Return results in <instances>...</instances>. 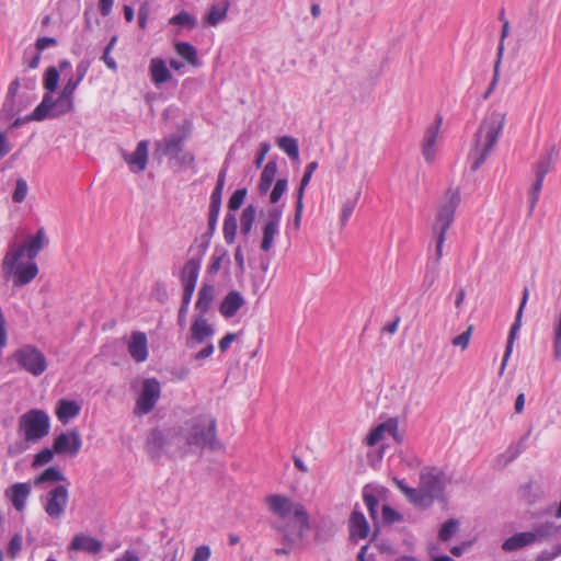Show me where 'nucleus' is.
<instances>
[{"label": "nucleus", "mask_w": 561, "mask_h": 561, "mask_svg": "<svg viewBox=\"0 0 561 561\" xmlns=\"http://www.w3.org/2000/svg\"><path fill=\"white\" fill-rule=\"evenodd\" d=\"M45 233L41 228L30 240L22 245L12 247L5 254L2 262V271L7 279L33 280L38 267L33 261L44 247Z\"/></svg>", "instance_id": "1"}, {"label": "nucleus", "mask_w": 561, "mask_h": 561, "mask_svg": "<svg viewBox=\"0 0 561 561\" xmlns=\"http://www.w3.org/2000/svg\"><path fill=\"white\" fill-rule=\"evenodd\" d=\"M145 450L154 461L160 460L162 455L172 459H184L194 453L183 424L164 431L158 427L152 428L146 438Z\"/></svg>", "instance_id": "2"}, {"label": "nucleus", "mask_w": 561, "mask_h": 561, "mask_svg": "<svg viewBox=\"0 0 561 561\" xmlns=\"http://www.w3.org/2000/svg\"><path fill=\"white\" fill-rule=\"evenodd\" d=\"M505 121L506 114L497 111H493L482 121L474 135V146L469 154L473 159L471 171H478L485 162L499 140Z\"/></svg>", "instance_id": "3"}, {"label": "nucleus", "mask_w": 561, "mask_h": 561, "mask_svg": "<svg viewBox=\"0 0 561 561\" xmlns=\"http://www.w3.org/2000/svg\"><path fill=\"white\" fill-rule=\"evenodd\" d=\"M182 424L194 451L196 449L216 451L221 448L220 440L217 437V421L210 414L195 415L185 420Z\"/></svg>", "instance_id": "4"}, {"label": "nucleus", "mask_w": 561, "mask_h": 561, "mask_svg": "<svg viewBox=\"0 0 561 561\" xmlns=\"http://www.w3.org/2000/svg\"><path fill=\"white\" fill-rule=\"evenodd\" d=\"M445 474L437 467H424L420 472V484L416 488L415 507L430 508L435 500H444Z\"/></svg>", "instance_id": "5"}, {"label": "nucleus", "mask_w": 561, "mask_h": 561, "mask_svg": "<svg viewBox=\"0 0 561 561\" xmlns=\"http://www.w3.org/2000/svg\"><path fill=\"white\" fill-rule=\"evenodd\" d=\"M460 203V194L458 191L448 190L445 195V201L439 206L433 232L435 234V253L434 260L438 262L443 256V248L446 239V232L451 226L455 211Z\"/></svg>", "instance_id": "6"}, {"label": "nucleus", "mask_w": 561, "mask_h": 561, "mask_svg": "<svg viewBox=\"0 0 561 561\" xmlns=\"http://www.w3.org/2000/svg\"><path fill=\"white\" fill-rule=\"evenodd\" d=\"M50 417L41 409H31L19 417V432L31 444L41 442L49 434Z\"/></svg>", "instance_id": "7"}, {"label": "nucleus", "mask_w": 561, "mask_h": 561, "mask_svg": "<svg viewBox=\"0 0 561 561\" xmlns=\"http://www.w3.org/2000/svg\"><path fill=\"white\" fill-rule=\"evenodd\" d=\"M90 68L89 60H81L76 67V76H71L65 83L57 99L51 95L53 108L58 116L71 113L75 110V92L87 76Z\"/></svg>", "instance_id": "8"}, {"label": "nucleus", "mask_w": 561, "mask_h": 561, "mask_svg": "<svg viewBox=\"0 0 561 561\" xmlns=\"http://www.w3.org/2000/svg\"><path fill=\"white\" fill-rule=\"evenodd\" d=\"M21 370H24L35 377L43 375L48 363L45 354L35 345L25 344L18 348L11 356Z\"/></svg>", "instance_id": "9"}, {"label": "nucleus", "mask_w": 561, "mask_h": 561, "mask_svg": "<svg viewBox=\"0 0 561 561\" xmlns=\"http://www.w3.org/2000/svg\"><path fill=\"white\" fill-rule=\"evenodd\" d=\"M69 482L57 484L41 495L43 510L51 519H60L65 515L69 502Z\"/></svg>", "instance_id": "10"}, {"label": "nucleus", "mask_w": 561, "mask_h": 561, "mask_svg": "<svg viewBox=\"0 0 561 561\" xmlns=\"http://www.w3.org/2000/svg\"><path fill=\"white\" fill-rule=\"evenodd\" d=\"M161 394V386L158 379L148 378L142 382V388L136 401L135 413L139 415L150 413Z\"/></svg>", "instance_id": "11"}, {"label": "nucleus", "mask_w": 561, "mask_h": 561, "mask_svg": "<svg viewBox=\"0 0 561 561\" xmlns=\"http://www.w3.org/2000/svg\"><path fill=\"white\" fill-rule=\"evenodd\" d=\"M57 117H59V116H58V113H56L55 110L53 108L51 95L44 94L42 102L34 108V111L30 115L13 118L12 123L9 126V129L10 130L18 129L22 125L27 124L33 121L42 122L47 118H57Z\"/></svg>", "instance_id": "12"}, {"label": "nucleus", "mask_w": 561, "mask_h": 561, "mask_svg": "<svg viewBox=\"0 0 561 561\" xmlns=\"http://www.w3.org/2000/svg\"><path fill=\"white\" fill-rule=\"evenodd\" d=\"M283 216V205L272 207L267 211V220L262 229L261 250L267 252L272 249L274 238L278 233Z\"/></svg>", "instance_id": "13"}, {"label": "nucleus", "mask_w": 561, "mask_h": 561, "mask_svg": "<svg viewBox=\"0 0 561 561\" xmlns=\"http://www.w3.org/2000/svg\"><path fill=\"white\" fill-rule=\"evenodd\" d=\"M53 447L57 455L76 456L82 447L80 433L76 428L60 433L55 437Z\"/></svg>", "instance_id": "14"}, {"label": "nucleus", "mask_w": 561, "mask_h": 561, "mask_svg": "<svg viewBox=\"0 0 561 561\" xmlns=\"http://www.w3.org/2000/svg\"><path fill=\"white\" fill-rule=\"evenodd\" d=\"M528 297H529V289L527 287H525L523 290L522 301H520L519 308L516 312L515 320L510 329L504 356H503L502 364H501V367L499 370V376H503L505 367L508 362V358L511 357V354L513 352L514 341H515L517 332L519 331V329L522 327L523 311L527 304Z\"/></svg>", "instance_id": "15"}, {"label": "nucleus", "mask_w": 561, "mask_h": 561, "mask_svg": "<svg viewBox=\"0 0 561 561\" xmlns=\"http://www.w3.org/2000/svg\"><path fill=\"white\" fill-rule=\"evenodd\" d=\"M32 486L28 482H16L4 490V496L18 512H23L31 495Z\"/></svg>", "instance_id": "16"}, {"label": "nucleus", "mask_w": 561, "mask_h": 561, "mask_svg": "<svg viewBox=\"0 0 561 561\" xmlns=\"http://www.w3.org/2000/svg\"><path fill=\"white\" fill-rule=\"evenodd\" d=\"M148 140H141L137 144L134 153H123V158L128 164L129 169L134 173L142 172L148 163Z\"/></svg>", "instance_id": "17"}, {"label": "nucleus", "mask_w": 561, "mask_h": 561, "mask_svg": "<svg viewBox=\"0 0 561 561\" xmlns=\"http://www.w3.org/2000/svg\"><path fill=\"white\" fill-rule=\"evenodd\" d=\"M128 353L137 363H144L148 358V340L144 332L135 331L131 333Z\"/></svg>", "instance_id": "18"}, {"label": "nucleus", "mask_w": 561, "mask_h": 561, "mask_svg": "<svg viewBox=\"0 0 561 561\" xmlns=\"http://www.w3.org/2000/svg\"><path fill=\"white\" fill-rule=\"evenodd\" d=\"M348 531L351 539H365L369 535V524L365 515L356 510V507L351 513L348 519Z\"/></svg>", "instance_id": "19"}, {"label": "nucleus", "mask_w": 561, "mask_h": 561, "mask_svg": "<svg viewBox=\"0 0 561 561\" xmlns=\"http://www.w3.org/2000/svg\"><path fill=\"white\" fill-rule=\"evenodd\" d=\"M102 548V541L83 534L76 535L69 545L70 550L83 551L89 554H98L101 552Z\"/></svg>", "instance_id": "20"}, {"label": "nucleus", "mask_w": 561, "mask_h": 561, "mask_svg": "<svg viewBox=\"0 0 561 561\" xmlns=\"http://www.w3.org/2000/svg\"><path fill=\"white\" fill-rule=\"evenodd\" d=\"M244 304L245 299L239 291L230 290L220 302L219 312L226 319L232 318Z\"/></svg>", "instance_id": "21"}, {"label": "nucleus", "mask_w": 561, "mask_h": 561, "mask_svg": "<svg viewBox=\"0 0 561 561\" xmlns=\"http://www.w3.org/2000/svg\"><path fill=\"white\" fill-rule=\"evenodd\" d=\"M442 121L443 118L438 116L436 123L427 127L425 130L423 139V156L427 162H431L434 159V146L436 144V138L440 128Z\"/></svg>", "instance_id": "22"}, {"label": "nucleus", "mask_w": 561, "mask_h": 561, "mask_svg": "<svg viewBox=\"0 0 561 561\" xmlns=\"http://www.w3.org/2000/svg\"><path fill=\"white\" fill-rule=\"evenodd\" d=\"M149 73L152 82L159 87L171 80L172 75L162 58L154 57L149 64Z\"/></svg>", "instance_id": "23"}, {"label": "nucleus", "mask_w": 561, "mask_h": 561, "mask_svg": "<svg viewBox=\"0 0 561 561\" xmlns=\"http://www.w3.org/2000/svg\"><path fill=\"white\" fill-rule=\"evenodd\" d=\"M268 508L279 517H287L293 511V502L289 497L280 494H272L266 497Z\"/></svg>", "instance_id": "24"}, {"label": "nucleus", "mask_w": 561, "mask_h": 561, "mask_svg": "<svg viewBox=\"0 0 561 561\" xmlns=\"http://www.w3.org/2000/svg\"><path fill=\"white\" fill-rule=\"evenodd\" d=\"M214 333V328L208 324L204 314L196 317L191 325V337L196 343H203L207 337L213 336Z\"/></svg>", "instance_id": "25"}, {"label": "nucleus", "mask_w": 561, "mask_h": 561, "mask_svg": "<svg viewBox=\"0 0 561 561\" xmlns=\"http://www.w3.org/2000/svg\"><path fill=\"white\" fill-rule=\"evenodd\" d=\"M531 533L535 535V542L547 541L557 536H561V525H557L553 522L536 524Z\"/></svg>", "instance_id": "26"}, {"label": "nucleus", "mask_w": 561, "mask_h": 561, "mask_svg": "<svg viewBox=\"0 0 561 561\" xmlns=\"http://www.w3.org/2000/svg\"><path fill=\"white\" fill-rule=\"evenodd\" d=\"M80 410H81V408L76 401L68 400V399H60L56 405V415L62 424H66L71 419L78 416L80 413Z\"/></svg>", "instance_id": "27"}, {"label": "nucleus", "mask_w": 561, "mask_h": 561, "mask_svg": "<svg viewBox=\"0 0 561 561\" xmlns=\"http://www.w3.org/2000/svg\"><path fill=\"white\" fill-rule=\"evenodd\" d=\"M535 543V535L530 531L516 533L508 537L502 545L504 551H516Z\"/></svg>", "instance_id": "28"}, {"label": "nucleus", "mask_w": 561, "mask_h": 561, "mask_svg": "<svg viewBox=\"0 0 561 561\" xmlns=\"http://www.w3.org/2000/svg\"><path fill=\"white\" fill-rule=\"evenodd\" d=\"M228 10V1L211 4L204 16V23L209 26H217L219 23L226 20Z\"/></svg>", "instance_id": "29"}, {"label": "nucleus", "mask_w": 561, "mask_h": 561, "mask_svg": "<svg viewBox=\"0 0 561 561\" xmlns=\"http://www.w3.org/2000/svg\"><path fill=\"white\" fill-rule=\"evenodd\" d=\"M186 138V134L179 133L171 134L170 136L165 137L163 153L170 159L178 158V156L183 151Z\"/></svg>", "instance_id": "30"}, {"label": "nucleus", "mask_w": 561, "mask_h": 561, "mask_svg": "<svg viewBox=\"0 0 561 561\" xmlns=\"http://www.w3.org/2000/svg\"><path fill=\"white\" fill-rule=\"evenodd\" d=\"M215 298V287L210 283H204L203 287L198 291L197 301L195 304V309L199 312V314H204L208 312L213 301Z\"/></svg>", "instance_id": "31"}, {"label": "nucleus", "mask_w": 561, "mask_h": 561, "mask_svg": "<svg viewBox=\"0 0 561 561\" xmlns=\"http://www.w3.org/2000/svg\"><path fill=\"white\" fill-rule=\"evenodd\" d=\"M66 476L57 467H48L34 479V485L41 486L45 483H67Z\"/></svg>", "instance_id": "32"}, {"label": "nucleus", "mask_w": 561, "mask_h": 561, "mask_svg": "<svg viewBox=\"0 0 561 561\" xmlns=\"http://www.w3.org/2000/svg\"><path fill=\"white\" fill-rule=\"evenodd\" d=\"M309 529L310 528H302V526H298L297 523H288L284 527L278 528L283 535V540L287 546H294L300 542L305 531Z\"/></svg>", "instance_id": "33"}, {"label": "nucleus", "mask_w": 561, "mask_h": 561, "mask_svg": "<svg viewBox=\"0 0 561 561\" xmlns=\"http://www.w3.org/2000/svg\"><path fill=\"white\" fill-rule=\"evenodd\" d=\"M175 53L188 65L198 67L201 65L197 49L188 42H176L174 44Z\"/></svg>", "instance_id": "34"}, {"label": "nucleus", "mask_w": 561, "mask_h": 561, "mask_svg": "<svg viewBox=\"0 0 561 561\" xmlns=\"http://www.w3.org/2000/svg\"><path fill=\"white\" fill-rule=\"evenodd\" d=\"M276 172H277L276 161H274V160L268 161L265 164V167L261 173L260 182L257 185V190L261 195H264L268 192V190L271 188L273 181L275 179Z\"/></svg>", "instance_id": "35"}, {"label": "nucleus", "mask_w": 561, "mask_h": 561, "mask_svg": "<svg viewBox=\"0 0 561 561\" xmlns=\"http://www.w3.org/2000/svg\"><path fill=\"white\" fill-rule=\"evenodd\" d=\"M204 254L198 251V255L191 257L181 271V280H197L201 270L202 257Z\"/></svg>", "instance_id": "36"}, {"label": "nucleus", "mask_w": 561, "mask_h": 561, "mask_svg": "<svg viewBox=\"0 0 561 561\" xmlns=\"http://www.w3.org/2000/svg\"><path fill=\"white\" fill-rule=\"evenodd\" d=\"M238 230V220L234 213H227L224 219V238L228 244H232Z\"/></svg>", "instance_id": "37"}, {"label": "nucleus", "mask_w": 561, "mask_h": 561, "mask_svg": "<svg viewBox=\"0 0 561 561\" xmlns=\"http://www.w3.org/2000/svg\"><path fill=\"white\" fill-rule=\"evenodd\" d=\"M277 146L286 152V154L294 161L299 160V147L296 138L290 136L279 137Z\"/></svg>", "instance_id": "38"}, {"label": "nucleus", "mask_w": 561, "mask_h": 561, "mask_svg": "<svg viewBox=\"0 0 561 561\" xmlns=\"http://www.w3.org/2000/svg\"><path fill=\"white\" fill-rule=\"evenodd\" d=\"M403 520L404 516L389 504H383L381 506L379 525L381 524L382 526H392L393 524L401 523Z\"/></svg>", "instance_id": "39"}, {"label": "nucleus", "mask_w": 561, "mask_h": 561, "mask_svg": "<svg viewBox=\"0 0 561 561\" xmlns=\"http://www.w3.org/2000/svg\"><path fill=\"white\" fill-rule=\"evenodd\" d=\"M59 79L58 68L50 66L45 70L43 76V87L47 91L45 94L53 95L58 87Z\"/></svg>", "instance_id": "40"}, {"label": "nucleus", "mask_w": 561, "mask_h": 561, "mask_svg": "<svg viewBox=\"0 0 561 561\" xmlns=\"http://www.w3.org/2000/svg\"><path fill=\"white\" fill-rule=\"evenodd\" d=\"M228 167H229V161H228V159H226L221 170L218 173L217 183H216V185L211 192V195H210L211 203L221 204L222 192H224V187H225V183H226V174H227Z\"/></svg>", "instance_id": "41"}, {"label": "nucleus", "mask_w": 561, "mask_h": 561, "mask_svg": "<svg viewBox=\"0 0 561 561\" xmlns=\"http://www.w3.org/2000/svg\"><path fill=\"white\" fill-rule=\"evenodd\" d=\"M21 110L22 108L18 105L16 100L4 99L0 110V124L4 125L11 122L15 115L21 112Z\"/></svg>", "instance_id": "42"}, {"label": "nucleus", "mask_w": 561, "mask_h": 561, "mask_svg": "<svg viewBox=\"0 0 561 561\" xmlns=\"http://www.w3.org/2000/svg\"><path fill=\"white\" fill-rule=\"evenodd\" d=\"M256 216V208L249 204L241 214L240 224H241V233L243 236H248L253 227L254 220Z\"/></svg>", "instance_id": "43"}, {"label": "nucleus", "mask_w": 561, "mask_h": 561, "mask_svg": "<svg viewBox=\"0 0 561 561\" xmlns=\"http://www.w3.org/2000/svg\"><path fill=\"white\" fill-rule=\"evenodd\" d=\"M553 150H554V147H552L547 154L540 157L539 160L537 161L536 167H535L536 178H540V179L545 180V176L547 175V173L552 169Z\"/></svg>", "instance_id": "44"}, {"label": "nucleus", "mask_w": 561, "mask_h": 561, "mask_svg": "<svg viewBox=\"0 0 561 561\" xmlns=\"http://www.w3.org/2000/svg\"><path fill=\"white\" fill-rule=\"evenodd\" d=\"M170 24L180 25L193 30L197 26V20L188 12L182 10L170 19Z\"/></svg>", "instance_id": "45"}, {"label": "nucleus", "mask_w": 561, "mask_h": 561, "mask_svg": "<svg viewBox=\"0 0 561 561\" xmlns=\"http://www.w3.org/2000/svg\"><path fill=\"white\" fill-rule=\"evenodd\" d=\"M226 256L227 251L225 249H215L210 259V263L207 266L208 276H214L218 273V271L221 268L222 261L226 259Z\"/></svg>", "instance_id": "46"}, {"label": "nucleus", "mask_w": 561, "mask_h": 561, "mask_svg": "<svg viewBox=\"0 0 561 561\" xmlns=\"http://www.w3.org/2000/svg\"><path fill=\"white\" fill-rule=\"evenodd\" d=\"M360 196V191H357L353 198L346 199L342 205L340 221L342 226H345L350 217L352 216L357 202Z\"/></svg>", "instance_id": "47"}, {"label": "nucleus", "mask_w": 561, "mask_h": 561, "mask_svg": "<svg viewBox=\"0 0 561 561\" xmlns=\"http://www.w3.org/2000/svg\"><path fill=\"white\" fill-rule=\"evenodd\" d=\"M318 162L312 161L307 164L304 175L300 180L299 187L297 190L296 196H299L300 198H304L305 190L307 185L310 183L313 172L318 169Z\"/></svg>", "instance_id": "48"}, {"label": "nucleus", "mask_w": 561, "mask_h": 561, "mask_svg": "<svg viewBox=\"0 0 561 561\" xmlns=\"http://www.w3.org/2000/svg\"><path fill=\"white\" fill-rule=\"evenodd\" d=\"M459 527V522L457 519L450 518L446 520L439 531H438V538L442 541H448L451 539V537L456 534Z\"/></svg>", "instance_id": "49"}, {"label": "nucleus", "mask_w": 561, "mask_h": 561, "mask_svg": "<svg viewBox=\"0 0 561 561\" xmlns=\"http://www.w3.org/2000/svg\"><path fill=\"white\" fill-rule=\"evenodd\" d=\"M553 358L554 360L561 359V309L553 328Z\"/></svg>", "instance_id": "50"}, {"label": "nucleus", "mask_w": 561, "mask_h": 561, "mask_svg": "<svg viewBox=\"0 0 561 561\" xmlns=\"http://www.w3.org/2000/svg\"><path fill=\"white\" fill-rule=\"evenodd\" d=\"M248 190L245 187L236 190L228 201V213L238 210L247 197Z\"/></svg>", "instance_id": "51"}, {"label": "nucleus", "mask_w": 561, "mask_h": 561, "mask_svg": "<svg viewBox=\"0 0 561 561\" xmlns=\"http://www.w3.org/2000/svg\"><path fill=\"white\" fill-rule=\"evenodd\" d=\"M392 482L397 485V488L402 492V494L407 497V500L415 506L416 500V488H411L407 485L403 479H399L397 477L392 478Z\"/></svg>", "instance_id": "52"}, {"label": "nucleus", "mask_w": 561, "mask_h": 561, "mask_svg": "<svg viewBox=\"0 0 561 561\" xmlns=\"http://www.w3.org/2000/svg\"><path fill=\"white\" fill-rule=\"evenodd\" d=\"M28 192V185L25 179L19 178L15 182V188L12 194V199L14 203H23L26 198Z\"/></svg>", "instance_id": "53"}, {"label": "nucleus", "mask_w": 561, "mask_h": 561, "mask_svg": "<svg viewBox=\"0 0 561 561\" xmlns=\"http://www.w3.org/2000/svg\"><path fill=\"white\" fill-rule=\"evenodd\" d=\"M55 454L54 447H45L34 456L32 467L37 468L50 462Z\"/></svg>", "instance_id": "54"}, {"label": "nucleus", "mask_w": 561, "mask_h": 561, "mask_svg": "<svg viewBox=\"0 0 561 561\" xmlns=\"http://www.w3.org/2000/svg\"><path fill=\"white\" fill-rule=\"evenodd\" d=\"M22 542L21 534L16 533L11 537L7 548V554L10 560H14L19 556L22 550Z\"/></svg>", "instance_id": "55"}, {"label": "nucleus", "mask_w": 561, "mask_h": 561, "mask_svg": "<svg viewBox=\"0 0 561 561\" xmlns=\"http://www.w3.org/2000/svg\"><path fill=\"white\" fill-rule=\"evenodd\" d=\"M288 185L287 179H277L274 187L270 194V202L272 204L278 203L283 194L286 192Z\"/></svg>", "instance_id": "56"}, {"label": "nucleus", "mask_w": 561, "mask_h": 561, "mask_svg": "<svg viewBox=\"0 0 561 561\" xmlns=\"http://www.w3.org/2000/svg\"><path fill=\"white\" fill-rule=\"evenodd\" d=\"M294 517L298 523V526H302V528H310L309 515L305 508V506L300 503H297L293 506Z\"/></svg>", "instance_id": "57"}, {"label": "nucleus", "mask_w": 561, "mask_h": 561, "mask_svg": "<svg viewBox=\"0 0 561 561\" xmlns=\"http://www.w3.org/2000/svg\"><path fill=\"white\" fill-rule=\"evenodd\" d=\"M534 486L533 482H528L522 486L523 496L528 504H534L541 495V491L538 488L533 492Z\"/></svg>", "instance_id": "58"}, {"label": "nucleus", "mask_w": 561, "mask_h": 561, "mask_svg": "<svg viewBox=\"0 0 561 561\" xmlns=\"http://www.w3.org/2000/svg\"><path fill=\"white\" fill-rule=\"evenodd\" d=\"M182 556L183 554L180 552L179 547L171 546L170 542H168L160 558L162 561H180Z\"/></svg>", "instance_id": "59"}, {"label": "nucleus", "mask_w": 561, "mask_h": 561, "mask_svg": "<svg viewBox=\"0 0 561 561\" xmlns=\"http://www.w3.org/2000/svg\"><path fill=\"white\" fill-rule=\"evenodd\" d=\"M561 556V543L553 546L551 550H542L535 561H553Z\"/></svg>", "instance_id": "60"}, {"label": "nucleus", "mask_w": 561, "mask_h": 561, "mask_svg": "<svg viewBox=\"0 0 561 561\" xmlns=\"http://www.w3.org/2000/svg\"><path fill=\"white\" fill-rule=\"evenodd\" d=\"M473 327L469 325L468 329L459 334L458 336L454 337L451 343L454 346H459L461 350H466L468 347L471 334H472Z\"/></svg>", "instance_id": "61"}, {"label": "nucleus", "mask_w": 561, "mask_h": 561, "mask_svg": "<svg viewBox=\"0 0 561 561\" xmlns=\"http://www.w3.org/2000/svg\"><path fill=\"white\" fill-rule=\"evenodd\" d=\"M382 428V424L380 423L369 432L366 436V444L368 446H375L382 439L385 434Z\"/></svg>", "instance_id": "62"}, {"label": "nucleus", "mask_w": 561, "mask_h": 561, "mask_svg": "<svg viewBox=\"0 0 561 561\" xmlns=\"http://www.w3.org/2000/svg\"><path fill=\"white\" fill-rule=\"evenodd\" d=\"M57 39L55 37L43 36L38 37L35 42V49L42 54V51L48 47L56 46Z\"/></svg>", "instance_id": "63"}, {"label": "nucleus", "mask_w": 561, "mask_h": 561, "mask_svg": "<svg viewBox=\"0 0 561 561\" xmlns=\"http://www.w3.org/2000/svg\"><path fill=\"white\" fill-rule=\"evenodd\" d=\"M211 551L209 546L202 545L195 549L192 561H208L210 558Z\"/></svg>", "instance_id": "64"}]
</instances>
